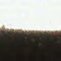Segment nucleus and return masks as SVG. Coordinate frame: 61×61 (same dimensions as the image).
<instances>
[{"instance_id":"1","label":"nucleus","mask_w":61,"mask_h":61,"mask_svg":"<svg viewBox=\"0 0 61 61\" xmlns=\"http://www.w3.org/2000/svg\"><path fill=\"white\" fill-rule=\"evenodd\" d=\"M30 41H32V40H31V39H30Z\"/></svg>"},{"instance_id":"2","label":"nucleus","mask_w":61,"mask_h":61,"mask_svg":"<svg viewBox=\"0 0 61 61\" xmlns=\"http://www.w3.org/2000/svg\"><path fill=\"white\" fill-rule=\"evenodd\" d=\"M35 40V41H36V39Z\"/></svg>"}]
</instances>
